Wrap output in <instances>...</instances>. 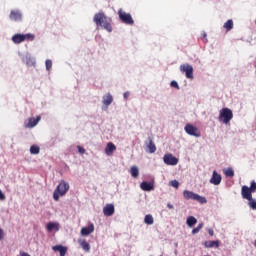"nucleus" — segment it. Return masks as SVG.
I'll use <instances>...</instances> for the list:
<instances>
[{
    "label": "nucleus",
    "instance_id": "1",
    "mask_svg": "<svg viewBox=\"0 0 256 256\" xmlns=\"http://www.w3.org/2000/svg\"><path fill=\"white\" fill-rule=\"evenodd\" d=\"M256 192V182L253 180L250 184V187L248 186H242L241 188V195L243 199H246L248 202V205L250 209L253 211H256V199H253V193Z\"/></svg>",
    "mask_w": 256,
    "mask_h": 256
},
{
    "label": "nucleus",
    "instance_id": "2",
    "mask_svg": "<svg viewBox=\"0 0 256 256\" xmlns=\"http://www.w3.org/2000/svg\"><path fill=\"white\" fill-rule=\"evenodd\" d=\"M94 23H96L97 27H103L108 33L113 31V27L111 26V18H107L103 13H97L94 16Z\"/></svg>",
    "mask_w": 256,
    "mask_h": 256
},
{
    "label": "nucleus",
    "instance_id": "3",
    "mask_svg": "<svg viewBox=\"0 0 256 256\" xmlns=\"http://www.w3.org/2000/svg\"><path fill=\"white\" fill-rule=\"evenodd\" d=\"M67 191H69V183L65 180H61L53 192L54 201H59V197H64L67 195Z\"/></svg>",
    "mask_w": 256,
    "mask_h": 256
},
{
    "label": "nucleus",
    "instance_id": "4",
    "mask_svg": "<svg viewBox=\"0 0 256 256\" xmlns=\"http://www.w3.org/2000/svg\"><path fill=\"white\" fill-rule=\"evenodd\" d=\"M231 119H233V111L229 108H222L219 112L218 120L224 123V125H228Z\"/></svg>",
    "mask_w": 256,
    "mask_h": 256
},
{
    "label": "nucleus",
    "instance_id": "5",
    "mask_svg": "<svg viewBox=\"0 0 256 256\" xmlns=\"http://www.w3.org/2000/svg\"><path fill=\"white\" fill-rule=\"evenodd\" d=\"M183 197L184 199H192V201H198V203H207V198L206 197H203V196H200L199 194H195L194 192H191V191H188V190H185L183 192Z\"/></svg>",
    "mask_w": 256,
    "mask_h": 256
},
{
    "label": "nucleus",
    "instance_id": "6",
    "mask_svg": "<svg viewBox=\"0 0 256 256\" xmlns=\"http://www.w3.org/2000/svg\"><path fill=\"white\" fill-rule=\"evenodd\" d=\"M118 17H119L120 21H122V23H124L125 25H134L135 24V20H133V17L131 16V14L126 13L121 8L118 10Z\"/></svg>",
    "mask_w": 256,
    "mask_h": 256
},
{
    "label": "nucleus",
    "instance_id": "7",
    "mask_svg": "<svg viewBox=\"0 0 256 256\" xmlns=\"http://www.w3.org/2000/svg\"><path fill=\"white\" fill-rule=\"evenodd\" d=\"M35 39V35L33 34H15L12 37L13 43L19 45V43H23V41H33Z\"/></svg>",
    "mask_w": 256,
    "mask_h": 256
},
{
    "label": "nucleus",
    "instance_id": "8",
    "mask_svg": "<svg viewBox=\"0 0 256 256\" xmlns=\"http://www.w3.org/2000/svg\"><path fill=\"white\" fill-rule=\"evenodd\" d=\"M184 129L185 132L192 137H201V132L197 127L193 126V124H187Z\"/></svg>",
    "mask_w": 256,
    "mask_h": 256
},
{
    "label": "nucleus",
    "instance_id": "9",
    "mask_svg": "<svg viewBox=\"0 0 256 256\" xmlns=\"http://www.w3.org/2000/svg\"><path fill=\"white\" fill-rule=\"evenodd\" d=\"M180 71L185 73L187 79H193V66L189 64H183L180 66Z\"/></svg>",
    "mask_w": 256,
    "mask_h": 256
},
{
    "label": "nucleus",
    "instance_id": "10",
    "mask_svg": "<svg viewBox=\"0 0 256 256\" xmlns=\"http://www.w3.org/2000/svg\"><path fill=\"white\" fill-rule=\"evenodd\" d=\"M41 121V116H37L36 118L31 117L28 119V123H24L25 129H33L36 125Z\"/></svg>",
    "mask_w": 256,
    "mask_h": 256
},
{
    "label": "nucleus",
    "instance_id": "11",
    "mask_svg": "<svg viewBox=\"0 0 256 256\" xmlns=\"http://www.w3.org/2000/svg\"><path fill=\"white\" fill-rule=\"evenodd\" d=\"M9 17L11 21H23V14L21 13V10H11Z\"/></svg>",
    "mask_w": 256,
    "mask_h": 256
},
{
    "label": "nucleus",
    "instance_id": "12",
    "mask_svg": "<svg viewBox=\"0 0 256 256\" xmlns=\"http://www.w3.org/2000/svg\"><path fill=\"white\" fill-rule=\"evenodd\" d=\"M163 159L166 165H177V163H179V160L176 157H174L172 154L164 155Z\"/></svg>",
    "mask_w": 256,
    "mask_h": 256
},
{
    "label": "nucleus",
    "instance_id": "13",
    "mask_svg": "<svg viewBox=\"0 0 256 256\" xmlns=\"http://www.w3.org/2000/svg\"><path fill=\"white\" fill-rule=\"evenodd\" d=\"M105 217H112L115 214V206L113 204H106L103 208Z\"/></svg>",
    "mask_w": 256,
    "mask_h": 256
},
{
    "label": "nucleus",
    "instance_id": "14",
    "mask_svg": "<svg viewBox=\"0 0 256 256\" xmlns=\"http://www.w3.org/2000/svg\"><path fill=\"white\" fill-rule=\"evenodd\" d=\"M145 145L148 149L149 153H155L157 151V146L155 145V142H153V138L148 137V142H145Z\"/></svg>",
    "mask_w": 256,
    "mask_h": 256
},
{
    "label": "nucleus",
    "instance_id": "15",
    "mask_svg": "<svg viewBox=\"0 0 256 256\" xmlns=\"http://www.w3.org/2000/svg\"><path fill=\"white\" fill-rule=\"evenodd\" d=\"M115 151H117V146H115V144H113L112 142H109L105 148L106 155H108V157H111V155H113Z\"/></svg>",
    "mask_w": 256,
    "mask_h": 256
},
{
    "label": "nucleus",
    "instance_id": "16",
    "mask_svg": "<svg viewBox=\"0 0 256 256\" xmlns=\"http://www.w3.org/2000/svg\"><path fill=\"white\" fill-rule=\"evenodd\" d=\"M210 183H212V185H220L221 174H218L217 171H213V175H212V178L210 179Z\"/></svg>",
    "mask_w": 256,
    "mask_h": 256
},
{
    "label": "nucleus",
    "instance_id": "17",
    "mask_svg": "<svg viewBox=\"0 0 256 256\" xmlns=\"http://www.w3.org/2000/svg\"><path fill=\"white\" fill-rule=\"evenodd\" d=\"M94 231H95V226H93V224H90L89 226L81 229V235H83L84 237H87V235H91V233H93Z\"/></svg>",
    "mask_w": 256,
    "mask_h": 256
},
{
    "label": "nucleus",
    "instance_id": "18",
    "mask_svg": "<svg viewBox=\"0 0 256 256\" xmlns=\"http://www.w3.org/2000/svg\"><path fill=\"white\" fill-rule=\"evenodd\" d=\"M52 249L55 252L60 253V256H65L67 255V247L63 246V245H55L52 247Z\"/></svg>",
    "mask_w": 256,
    "mask_h": 256
},
{
    "label": "nucleus",
    "instance_id": "19",
    "mask_svg": "<svg viewBox=\"0 0 256 256\" xmlns=\"http://www.w3.org/2000/svg\"><path fill=\"white\" fill-rule=\"evenodd\" d=\"M140 189H142V191H153L154 187L151 182L143 181L140 184Z\"/></svg>",
    "mask_w": 256,
    "mask_h": 256
},
{
    "label": "nucleus",
    "instance_id": "20",
    "mask_svg": "<svg viewBox=\"0 0 256 256\" xmlns=\"http://www.w3.org/2000/svg\"><path fill=\"white\" fill-rule=\"evenodd\" d=\"M113 103V96L111 94H107L106 96L103 97V104L106 107H109Z\"/></svg>",
    "mask_w": 256,
    "mask_h": 256
},
{
    "label": "nucleus",
    "instance_id": "21",
    "mask_svg": "<svg viewBox=\"0 0 256 256\" xmlns=\"http://www.w3.org/2000/svg\"><path fill=\"white\" fill-rule=\"evenodd\" d=\"M47 231H53V229H56V231H59V224L54 222H49L46 226Z\"/></svg>",
    "mask_w": 256,
    "mask_h": 256
},
{
    "label": "nucleus",
    "instance_id": "22",
    "mask_svg": "<svg viewBox=\"0 0 256 256\" xmlns=\"http://www.w3.org/2000/svg\"><path fill=\"white\" fill-rule=\"evenodd\" d=\"M144 223L146 225H153V223H155V220L153 219V215L151 214H147L144 218Z\"/></svg>",
    "mask_w": 256,
    "mask_h": 256
},
{
    "label": "nucleus",
    "instance_id": "23",
    "mask_svg": "<svg viewBox=\"0 0 256 256\" xmlns=\"http://www.w3.org/2000/svg\"><path fill=\"white\" fill-rule=\"evenodd\" d=\"M186 223H187L188 227H193V225H196V223H197V218H195L193 216H189L186 220Z\"/></svg>",
    "mask_w": 256,
    "mask_h": 256
},
{
    "label": "nucleus",
    "instance_id": "24",
    "mask_svg": "<svg viewBox=\"0 0 256 256\" xmlns=\"http://www.w3.org/2000/svg\"><path fill=\"white\" fill-rule=\"evenodd\" d=\"M130 173L132 177H134V179H137V177H139V168H137V166H132L130 169Z\"/></svg>",
    "mask_w": 256,
    "mask_h": 256
},
{
    "label": "nucleus",
    "instance_id": "25",
    "mask_svg": "<svg viewBox=\"0 0 256 256\" xmlns=\"http://www.w3.org/2000/svg\"><path fill=\"white\" fill-rule=\"evenodd\" d=\"M205 247H207V248L219 247V240L207 241V242H205Z\"/></svg>",
    "mask_w": 256,
    "mask_h": 256
},
{
    "label": "nucleus",
    "instance_id": "26",
    "mask_svg": "<svg viewBox=\"0 0 256 256\" xmlns=\"http://www.w3.org/2000/svg\"><path fill=\"white\" fill-rule=\"evenodd\" d=\"M80 247L86 252L91 251V245H89L85 240L80 241Z\"/></svg>",
    "mask_w": 256,
    "mask_h": 256
},
{
    "label": "nucleus",
    "instance_id": "27",
    "mask_svg": "<svg viewBox=\"0 0 256 256\" xmlns=\"http://www.w3.org/2000/svg\"><path fill=\"white\" fill-rule=\"evenodd\" d=\"M40 148L37 145H32L30 147V153L31 155H39Z\"/></svg>",
    "mask_w": 256,
    "mask_h": 256
},
{
    "label": "nucleus",
    "instance_id": "28",
    "mask_svg": "<svg viewBox=\"0 0 256 256\" xmlns=\"http://www.w3.org/2000/svg\"><path fill=\"white\" fill-rule=\"evenodd\" d=\"M224 29H226V31H231V29H233V20H227V22L224 23Z\"/></svg>",
    "mask_w": 256,
    "mask_h": 256
},
{
    "label": "nucleus",
    "instance_id": "29",
    "mask_svg": "<svg viewBox=\"0 0 256 256\" xmlns=\"http://www.w3.org/2000/svg\"><path fill=\"white\" fill-rule=\"evenodd\" d=\"M224 173L226 177H235V171L233 170V168H228L227 170H225Z\"/></svg>",
    "mask_w": 256,
    "mask_h": 256
},
{
    "label": "nucleus",
    "instance_id": "30",
    "mask_svg": "<svg viewBox=\"0 0 256 256\" xmlns=\"http://www.w3.org/2000/svg\"><path fill=\"white\" fill-rule=\"evenodd\" d=\"M201 229H203V223H200L196 228L192 229V235H197Z\"/></svg>",
    "mask_w": 256,
    "mask_h": 256
},
{
    "label": "nucleus",
    "instance_id": "31",
    "mask_svg": "<svg viewBox=\"0 0 256 256\" xmlns=\"http://www.w3.org/2000/svg\"><path fill=\"white\" fill-rule=\"evenodd\" d=\"M26 65H28V67H33V65H35V60L33 58H26Z\"/></svg>",
    "mask_w": 256,
    "mask_h": 256
},
{
    "label": "nucleus",
    "instance_id": "32",
    "mask_svg": "<svg viewBox=\"0 0 256 256\" xmlns=\"http://www.w3.org/2000/svg\"><path fill=\"white\" fill-rule=\"evenodd\" d=\"M45 65H46V71H51V67H53V61L46 60Z\"/></svg>",
    "mask_w": 256,
    "mask_h": 256
},
{
    "label": "nucleus",
    "instance_id": "33",
    "mask_svg": "<svg viewBox=\"0 0 256 256\" xmlns=\"http://www.w3.org/2000/svg\"><path fill=\"white\" fill-rule=\"evenodd\" d=\"M169 184L171 185V187H174L175 189H179V181L172 180L169 182Z\"/></svg>",
    "mask_w": 256,
    "mask_h": 256
},
{
    "label": "nucleus",
    "instance_id": "34",
    "mask_svg": "<svg viewBox=\"0 0 256 256\" xmlns=\"http://www.w3.org/2000/svg\"><path fill=\"white\" fill-rule=\"evenodd\" d=\"M77 149H78V153H80L81 155H84L85 148H83V146H77Z\"/></svg>",
    "mask_w": 256,
    "mask_h": 256
},
{
    "label": "nucleus",
    "instance_id": "35",
    "mask_svg": "<svg viewBox=\"0 0 256 256\" xmlns=\"http://www.w3.org/2000/svg\"><path fill=\"white\" fill-rule=\"evenodd\" d=\"M170 85L174 87V89H179V83H177V81H172Z\"/></svg>",
    "mask_w": 256,
    "mask_h": 256
},
{
    "label": "nucleus",
    "instance_id": "36",
    "mask_svg": "<svg viewBox=\"0 0 256 256\" xmlns=\"http://www.w3.org/2000/svg\"><path fill=\"white\" fill-rule=\"evenodd\" d=\"M202 41L203 43H207V33H202Z\"/></svg>",
    "mask_w": 256,
    "mask_h": 256
},
{
    "label": "nucleus",
    "instance_id": "37",
    "mask_svg": "<svg viewBox=\"0 0 256 256\" xmlns=\"http://www.w3.org/2000/svg\"><path fill=\"white\" fill-rule=\"evenodd\" d=\"M4 237H5V232H3V229L0 228V241H3Z\"/></svg>",
    "mask_w": 256,
    "mask_h": 256
},
{
    "label": "nucleus",
    "instance_id": "38",
    "mask_svg": "<svg viewBox=\"0 0 256 256\" xmlns=\"http://www.w3.org/2000/svg\"><path fill=\"white\" fill-rule=\"evenodd\" d=\"M0 201H5V194L0 190Z\"/></svg>",
    "mask_w": 256,
    "mask_h": 256
},
{
    "label": "nucleus",
    "instance_id": "39",
    "mask_svg": "<svg viewBox=\"0 0 256 256\" xmlns=\"http://www.w3.org/2000/svg\"><path fill=\"white\" fill-rule=\"evenodd\" d=\"M208 234L210 235V237H213V235H215V232L213 231V229H209Z\"/></svg>",
    "mask_w": 256,
    "mask_h": 256
},
{
    "label": "nucleus",
    "instance_id": "40",
    "mask_svg": "<svg viewBox=\"0 0 256 256\" xmlns=\"http://www.w3.org/2000/svg\"><path fill=\"white\" fill-rule=\"evenodd\" d=\"M20 256H30L27 252H20Z\"/></svg>",
    "mask_w": 256,
    "mask_h": 256
},
{
    "label": "nucleus",
    "instance_id": "41",
    "mask_svg": "<svg viewBox=\"0 0 256 256\" xmlns=\"http://www.w3.org/2000/svg\"><path fill=\"white\" fill-rule=\"evenodd\" d=\"M128 97H129V92H125L124 93V99H128Z\"/></svg>",
    "mask_w": 256,
    "mask_h": 256
},
{
    "label": "nucleus",
    "instance_id": "42",
    "mask_svg": "<svg viewBox=\"0 0 256 256\" xmlns=\"http://www.w3.org/2000/svg\"><path fill=\"white\" fill-rule=\"evenodd\" d=\"M168 209H173V205L171 203L167 204Z\"/></svg>",
    "mask_w": 256,
    "mask_h": 256
}]
</instances>
